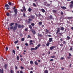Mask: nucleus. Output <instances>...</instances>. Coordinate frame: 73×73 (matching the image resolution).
Segmentation results:
<instances>
[{
	"instance_id": "72a5a7b5",
	"label": "nucleus",
	"mask_w": 73,
	"mask_h": 73,
	"mask_svg": "<svg viewBox=\"0 0 73 73\" xmlns=\"http://www.w3.org/2000/svg\"><path fill=\"white\" fill-rule=\"evenodd\" d=\"M21 41H24V38H22L21 39Z\"/></svg>"
},
{
	"instance_id": "603ef678",
	"label": "nucleus",
	"mask_w": 73,
	"mask_h": 73,
	"mask_svg": "<svg viewBox=\"0 0 73 73\" xmlns=\"http://www.w3.org/2000/svg\"><path fill=\"white\" fill-rule=\"evenodd\" d=\"M20 68L21 69H24V67H22V66H21L20 67Z\"/></svg>"
},
{
	"instance_id": "69168bd1",
	"label": "nucleus",
	"mask_w": 73,
	"mask_h": 73,
	"mask_svg": "<svg viewBox=\"0 0 73 73\" xmlns=\"http://www.w3.org/2000/svg\"><path fill=\"white\" fill-rule=\"evenodd\" d=\"M25 31H28V29H27V28H26L25 29Z\"/></svg>"
},
{
	"instance_id": "a19ab883",
	"label": "nucleus",
	"mask_w": 73,
	"mask_h": 73,
	"mask_svg": "<svg viewBox=\"0 0 73 73\" xmlns=\"http://www.w3.org/2000/svg\"><path fill=\"white\" fill-rule=\"evenodd\" d=\"M38 17H41V14L40 13L38 15Z\"/></svg>"
},
{
	"instance_id": "0e129e2a",
	"label": "nucleus",
	"mask_w": 73,
	"mask_h": 73,
	"mask_svg": "<svg viewBox=\"0 0 73 73\" xmlns=\"http://www.w3.org/2000/svg\"><path fill=\"white\" fill-rule=\"evenodd\" d=\"M64 57H61V58H60V60H64Z\"/></svg>"
},
{
	"instance_id": "dca6fc26",
	"label": "nucleus",
	"mask_w": 73,
	"mask_h": 73,
	"mask_svg": "<svg viewBox=\"0 0 73 73\" xmlns=\"http://www.w3.org/2000/svg\"><path fill=\"white\" fill-rule=\"evenodd\" d=\"M47 3H48V2H44V4H43L44 5H45L46 6H47Z\"/></svg>"
},
{
	"instance_id": "e433bc0d",
	"label": "nucleus",
	"mask_w": 73,
	"mask_h": 73,
	"mask_svg": "<svg viewBox=\"0 0 73 73\" xmlns=\"http://www.w3.org/2000/svg\"><path fill=\"white\" fill-rule=\"evenodd\" d=\"M35 48H31V50H35Z\"/></svg>"
},
{
	"instance_id": "5fc2aeb1",
	"label": "nucleus",
	"mask_w": 73,
	"mask_h": 73,
	"mask_svg": "<svg viewBox=\"0 0 73 73\" xmlns=\"http://www.w3.org/2000/svg\"><path fill=\"white\" fill-rule=\"evenodd\" d=\"M29 45H33V43L32 42H30Z\"/></svg>"
},
{
	"instance_id": "7c9ffc66",
	"label": "nucleus",
	"mask_w": 73,
	"mask_h": 73,
	"mask_svg": "<svg viewBox=\"0 0 73 73\" xmlns=\"http://www.w3.org/2000/svg\"><path fill=\"white\" fill-rule=\"evenodd\" d=\"M33 6H34V7H36V4H35V3H33Z\"/></svg>"
},
{
	"instance_id": "7ed1b4c3",
	"label": "nucleus",
	"mask_w": 73,
	"mask_h": 73,
	"mask_svg": "<svg viewBox=\"0 0 73 73\" xmlns=\"http://www.w3.org/2000/svg\"><path fill=\"white\" fill-rule=\"evenodd\" d=\"M23 9H21V11L22 12H23V11L24 12H26V8H25V6H23Z\"/></svg>"
},
{
	"instance_id": "423d86ee",
	"label": "nucleus",
	"mask_w": 73,
	"mask_h": 73,
	"mask_svg": "<svg viewBox=\"0 0 73 73\" xmlns=\"http://www.w3.org/2000/svg\"><path fill=\"white\" fill-rule=\"evenodd\" d=\"M54 48H56V47L54 46H51L50 48V50H53V49Z\"/></svg>"
},
{
	"instance_id": "774afa93",
	"label": "nucleus",
	"mask_w": 73,
	"mask_h": 73,
	"mask_svg": "<svg viewBox=\"0 0 73 73\" xmlns=\"http://www.w3.org/2000/svg\"><path fill=\"white\" fill-rule=\"evenodd\" d=\"M20 73H23V72L22 71H21L20 72Z\"/></svg>"
},
{
	"instance_id": "cd10ccee",
	"label": "nucleus",
	"mask_w": 73,
	"mask_h": 73,
	"mask_svg": "<svg viewBox=\"0 0 73 73\" xmlns=\"http://www.w3.org/2000/svg\"><path fill=\"white\" fill-rule=\"evenodd\" d=\"M13 26H11L9 27V29L11 30L13 29Z\"/></svg>"
},
{
	"instance_id": "c03bdc74",
	"label": "nucleus",
	"mask_w": 73,
	"mask_h": 73,
	"mask_svg": "<svg viewBox=\"0 0 73 73\" xmlns=\"http://www.w3.org/2000/svg\"><path fill=\"white\" fill-rule=\"evenodd\" d=\"M56 57L54 55H53L52 56H51V58H54Z\"/></svg>"
},
{
	"instance_id": "c756f323",
	"label": "nucleus",
	"mask_w": 73,
	"mask_h": 73,
	"mask_svg": "<svg viewBox=\"0 0 73 73\" xmlns=\"http://www.w3.org/2000/svg\"><path fill=\"white\" fill-rule=\"evenodd\" d=\"M60 30L61 31H64V28L62 27H61V28Z\"/></svg>"
},
{
	"instance_id": "052dcab7",
	"label": "nucleus",
	"mask_w": 73,
	"mask_h": 73,
	"mask_svg": "<svg viewBox=\"0 0 73 73\" xmlns=\"http://www.w3.org/2000/svg\"><path fill=\"white\" fill-rule=\"evenodd\" d=\"M15 69H16L17 70L18 69L17 67V66H15Z\"/></svg>"
},
{
	"instance_id": "f3484780",
	"label": "nucleus",
	"mask_w": 73,
	"mask_h": 73,
	"mask_svg": "<svg viewBox=\"0 0 73 73\" xmlns=\"http://www.w3.org/2000/svg\"><path fill=\"white\" fill-rule=\"evenodd\" d=\"M69 7H70V8H73V5L72 4H71L70 5Z\"/></svg>"
},
{
	"instance_id": "4be33fe9",
	"label": "nucleus",
	"mask_w": 73,
	"mask_h": 73,
	"mask_svg": "<svg viewBox=\"0 0 73 73\" xmlns=\"http://www.w3.org/2000/svg\"><path fill=\"white\" fill-rule=\"evenodd\" d=\"M35 64V65H38V63L36 61H35L34 62Z\"/></svg>"
},
{
	"instance_id": "de8ad7c7",
	"label": "nucleus",
	"mask_w": 73,
	"mask_h": 73,
	"mask_svg": "<svg viewBox=\"0 0 73 73\" xmlns=\"http://www.w3.org/2000/svg\"><path fill=\"white\" fill-rule=\"evenodd\" d=\"M63 46H64V45L62 44H60V46H61V47Z\"/></svg>"
},
{
	"instance_id": "a18cd8bd",
	"label": "nucleus",
	"mask_w": 73,
	"mask_h": 73,
	"mask_svg": "<svg viewBox=\"0 0 73 73\" xmlns=\"http://www.w3.org/2000/svg\"><path fill=\"white\" fill-rule=\"evenodd\" d=\"M46 32H47V33H48L49 32V30L47 29H46Z\"/></svg>"
},
{
	"instance_id": "6e6d98bb",
	"label": "nucleus",
	"mask_w": 73,
	"mask_h": 73,
	"mask_svg": "<svg viewBox=\"0 0 73 73\" xmlns=\"http://www.w3.org/2000/svg\"><path fill=\"white\" fill-rule=\"evenodd\" d=\"M58 34H59V35H60V36H61V35H62V33H58Z\"/></svg>"
},
{
	"instance_id": "393cba45",
	"label": "nucleus",
	"mask_w": 73,
	"mask_h": 73,
	"mask_svg": "<svg viewBox=\"0 0 73 73\" xmlns=\"http://www.w3.org/2000/svg\"><path fill=\"white\" fill-rule=\"evenodd\" d=\"M29 28H30V29H32V27L31 25H29Z\"/></svg>"
},
{
	"instance_id": "1a4fd4ad",
	"label": "nucleus",
	"mask_w": 73,
	"mask_h": 73,
	"mask_svg": "<svg viewBox=\"0 0 73 73\" xmlns=\"http://www.w3.org/2000/svg\"><path fill=\"white\" fill-rule=\"evenodd\" d=\"M0 73H4V69L2 68V70L0 69Z\"/></svg>"
},
{
	"instance_id": "f03ea898",
	"label": "nucleus",
	"mask_w": 73,
	"mask_h": 73,
	"mask_svg": "<svg viewBox=\"0 0 73 73\" xmlns=\"http://www.w3.org/2000/svg\"><path fill=\"white\" fill-rule=\"evenodd\" d=\"M17 25H19V24L16 23H15V26L13 28V31H16L17 29Z\"/></svg>"
},
{
	"instance_id": "f8f14e48",
	"label": "nucleus",
	"mask_w": 73,
	"mask_h": 73,
	"mask_svg": "<svg viewBox=\"0 0 73 73\" xmlns=\"http://www.w3.org/2000/svg\"><path fill=\"white\" fill-rule=\"evenodd\" d=\"M9 7V5L8 4H6L5 5V6H4V8H5V7Z\"/></svg>"
},
{
	"instance_id": "37998d69",
	"label": "nucleus",
	"mask_w": 73,
	"mask_h": 73,
	"mask_svg": "<svg viewBox=\"0 0 73 73\" xmlns=\"http://www.w3.org/2000/svg\"><path fill=\"white\" fill-rule=\"evenodd\" d=\"M13 72H14L13 71V70H10V73H13Z\"/></svg>"
},
{
	"instance_id": "13d9d810",
	"label": "nucleus",
	"mask_w": 73,
	"mask_h": 73,
	"mask_svg": "<svg viewBox=\"0 0 73 73\" xmlns=\"http://www.w3.org/2000/svg\"><path fill=\"white\" fill-rule=\"evenodd\" d=\"M64 14V13H63V12L62 11H61V15H63Z\"/></svg>"
},
{
	"instance_id": "49530a36",
	"label": "nucleus",
	"mask_w": 73,
	"mask_h": 73,
	"mask_svg": "<svg viewBox=\"0 0 73 73\" xmlns=\"http://www.w3.org/2000/svg\"><path fill=\"white\" fill-rule=\"evenodd\" d=\"M63 44H66V42L65 41H63Z\"/></svg>"
},
{
	"instance_id": "864d4df0",
	"label": "nucleus",
	"mask_w": 73,
	"mask_h": 73,
	"mask_svg": "<svg viewBox=\"0 0 73 73\" xmlns=\"http://www.w3.org/2000/svg\"><path fill=\"white\" fill-rule=\"evenodd\" d=\"M73 50V48L72 47H70V50Z\"/></svg>"
},
{
	"instance_id": "bb28decb",
	"label": "nucleus",
	"mask_w": 73,
	"mask_h": 73,
	"mask_svg": "<svg viewBox=\"0 0 73 73\" xmlns=\"http://www.w3.org/2000/svg\"><path fill=\"white\" fill-rule=\"evenodd\" d=\"M52 12L53 13H56L57 12V11L56 10H53Z\"/></svg>"
},
{
	"instance_id": "a211bd4d",
	"label": "nucleus",
	"mask_w": 73,
	"mask_h": 73,
	"mask_svg": "<svg viewBox=\"0 0 73 73\" xmlns=\"http://www.w3.org/2000/svg\"><path fill=\"white\" fill-rule=\"evenodd\" d=\"M15 24V23H11L10 25V26H13V25H14Z\"/></svg>"
},
{
	"instance_id": "58836bf2",
	"label": "nucleus",
	"mask_w": 73,
	"mask_h": 73,
	"mask_svg": "<svg viewBox=\"0 0 73 73\" xmlns=\"http://www.w3.org/2000/svg\"><path fill=\"white\" fill-rule=\"evenodd\" d=\"M17 60H19V56H17Z\"/></svg>"
},
{
	"instance_id": "bf43d9fd",
	"label": "nucleus",
	"mask_w": 73,
	"mask_h": 73,
	"mask_svg": "<svg viewBox=\"0 0 73 73\" xmlns=\"http://www.w3.org/2000/svg\"><path fill=\"white\" fill-rule=\"evenodd\" d=\"M25 45H26V46H28V44L27 43H26L25 44Z\"/></svg>"
},
{
	"instance_id": "6e6552de",
	"label": "nucleus",
	"mask_w": 73,
	"mask_h": 73,
	"mask_svg": "<svg viewBox=\"0 0 73 73\" xmlns=\"http://www.w3.org/2000/svg\"><path fill=\"white\" fill-rule=\"evenodd\" d=\"M31 31L33 35H35L36 34V31L32 29Z\"/></svg>"
},
{
	"instance_id": "412c9836",
	"label": "nucleus",
	"mask_w": 73,
	"mask_h": 73,
	"mask_svg": "<svg viewBox=\"0 0 73 73\" xmlns=\"http://www.w3.org/2000/svg\"><path fill=\"white\" fill-rule=\"evenodd\" d=\"M41 10H42V12H43V13H44V12H45V10H44V9H41Z\"/></svg>"
},
{
	"instance_id": "4c0bfd02",
	"label": "nucleus",
	"mask_w": 73,
	"mask_h": 73,
	"mask_svg": "<svg viewBox=\"0 0 73 73\" xmlns=\"http://www.w3.org/2000/svg\"><path fill=\"white\" fill-rule=\"evenodd\" d=\"M67 38L68 40H70V37L69 36H67Z\"/></svg>"
},
{
	"instance_id": "0eeeda50",
	"label": "nucleus",
	"mask_w": 73,
	"mask_h": 73,
	"mask_svg": "<svg viewBox=\"0 0 73 73\" xmlns=\"http://www.w3.org/2000/svg\"><path fill=\"white\" fill-rule=\"evenodd\" d=\"M50 5H52V3H50V4L48 2L47 3V7H50Z\"/></svg>"
},
{
	"instance_id": "ddd939ff",
	"label": "nucleus",
	"mask_w": 73,
	"mask_h": 73,
	"mask_svg": "<svg viewBox=\"0 0 73 73\" xmlns=\"http://www.w3.org/2000/svg\"><path fill=\"white\" fill-rule=\"evenodd\" d=\"M7 65L6 64H5L4 66V67L5 69H7Z\"/></svg>"
},
{
	"instance_id": "8fccbe9b",
	"label": "nucleus",
	"mask_w": 73,
	"mask_h": 73,
	"mask_svg": "<svg viewBox=\"0 0 73 73\" xmlns=\"http://www.w3.org/2000/svg\"><path fill=\"white\" fill-rule=\"evenodd\" d=\"M27 38H31V36L30 35H28V36H27Z\"/></svg>"
},
{
	"instance_id": "2eb2a0df",
	"label": "nucleus",
	"mask_w": 73,
	"mask_h": 73,
	"mask_svg": "<svg viewBox=\"0 0 73 73\" xmlns=\"http://www.w3.org/2000/svg\"><path fill=\"white\" fill-rule=\"evenodd\" d=\"M61 8H62V9H63L65 10L66 9V7H61Z\"/></svg>"
},
{
	"instance_id": "9b49d317",
	"label": "nucleus",
	"mask_w": 73,
	"mask_h": 73,
	"mask_svg": "<svg viewBox=\"0 0 73 73\" xmlns=\"http://www.w3.org/2000/svg\"><path fill=\"white\" fill-rule=\"evenodd\" d=\"M53 39L52 38H49V42H52L53 41V40H52Z\"/></svg>"
},
{
	"instance_id": "5701e85b",
	"label": "nucleus",
	"mask_w": 73,
	"mask_h": 73,
	"mask_svg": "<svg viewBox=\"0 0 73 73\" xmlns=\"http://www.w3.org/2000/svg\"><path fill=\"white\" fill-rule=\"evenodd\" d=\"M38 24L39 25H42V22L40 21L39 22Z\"/></svg>"
},
{
	"instance_id": "e2e57ef3",
	"label": "nucleus",
	"mask_w": 73,
	"mask_h": 73,
	"mask_svg": "<svg viewBox=\"0 0 73 73\" xmlns=\"http://www.w3.org/2000/svg\"><path fill=\"white\" fill-rule=\"evenodd\" d=\"M69 56H72V55L70 53H69Z\"/></svg>"
},
{
	"instance_id": "4d7b16f0",
	"label": "nucleus",
	"mask_w": 73,
	"mask_h": 73,
	"mask_svg": "<svg viewBox=\"0 0 73 73\" xmlns=\"http://www.w3.org/2000/svg\"><path fill=\"white\" fill-rule=\"evenodd\" d=\"M6 51H7V50H8V48L7 47H6Z\"/></svg>"
},
{
	"instance_id": "c9c22d12",
	"label": "nucleus",
	"mask_w": 73,
	"mask_h": 73,
	"mask_svg": "<svg viewBox=\"0 0 73 73\" xmlns=\"http://www.w3.org/2000/svg\"><path fill=\"white\" fill-rule=\"evenodd\" d=\"M19 35L21 37H22L23 36V35L22 33H21V34H19Z\"/></svg>"
},
{
	"instance_id": "680f3d73",
	"label": "nucleus",
	"mask_w": 73,
	"mask_h": 73,
	"mask_svg": "<svg viewBox=\"0 0 73 73\" xmlns=\"http://www.w3.org/2000/svg\"><path fill=\"white\" fill-rule=\"evenodd\" d=\"M70 4H72L73 5V1H71L70 2Z\"/></svg>"
},
{
	"instance_id": "20e7f679",
	"label": "nucleus",
	"mask_w": 73,
	"mask_h": 73,
	"mask_svg": "<svg viewBox=\"0 0 73 73\" xmlns=\"http://www.w3.org/2000/svg\"><path fill=\"white\" fill-rule=\"evenodd\" d=\"M24 25L20 24L18 25L17 27L18 28H24Z\"/></svg>"
},
{
	"instance_id": "aec40b11",
	"label": "nucleus",
	"mask_w": 73,
	"mask_h": 73,
	"mask_svg": "<svg viewBox=\"0 0 73 73\" xmlns=\"http://www.w3.org/2000/svg\"><path fill=\"white\" fill-rule=\"evenodd\" d=\"M49 18L50 19H53V16L52 15H50L49 16Z\"/></svg>"
},
{
	"instance_id": "c85d7f7f",
	"label": "nucleus",
	"mask_w": 73,
	"mask_h": 73,
	"mask_svg": "<svg viewBox=\"0 0 73 73\" xmlns=\"http://www.w3.org/2000/svg\"><path fill=\"white\" fill-rule=\"evenodd\" d=\"M44 73H48V70H44Z\"/></svg>"
},
{
	"instance_id": "338daca9",
	"label": "nucleus",
	"mask_w": 73,
	"mask_h": 73,
	"mask_svg": "<svg viewBox=\"0 0 73 73\" xmlns=\"http://www.w3.org/2000/svg\"><path fill=\"white\" fill-rule=\"evenodd\" d=\"M23 16L24 17H25V13H23Z\"/></svg>"
},
{
	"instance_id": "9d476101",
	"label": "nucleus",
	"mask_w": 73,
	"mask_h": 73,
	"mask_svg": "<svg viewBox=\"0 0 73 73\" xmlns=\"http://www.w3.org/2000/svg\"><path fill=\"white\" fill-rule=\"evenodd\" d=\"M32 9L31 8V7H29L28 9V11L29 12H31Z\"/></svg>"
},
{
	"instance_id": "09e8293b",
	"label": "nucleus",
	"mask_w": 73,
	"mask_h": 73,
	"mask_svg": "<svg viewBox=\"0 0 73 73\" xmlns=\"http://www.w3.org/2000/svg\"><path fill=\"white\" fill-rule=\"evenodd\" d=\"M5 9H7V11H8V9H9V7H6Z\"/></svg>"
},
{
	"instance_id": "a878e982",
	"label": "nucleus",
	"mask_w": 73,
	"mask_h": 73,
	"mask_svg": "<svg viewBox=\"0 0 73 73\" xmlns=\"http://www.w3.org/2000/svg\"><path fill=\"white\" fill-rule=\"evenodd\" d=\"M28 21L31 22V21H32V19L31 18H29L28 19Z\"/></svg>"
},
{
	"instance_id": "2f4dec72",
	"label": "nucleus",
	"mask_w": 73,
	"mask_h": 73,
	"mask_svg": "<svg viewBox=\"0 0 73 73\" xmlns=\"http://www.w3.org/2000/svg\"><path fill=\"white\" fill-rule=\"evenodd\" d=\"M30 64H33V61H30Z\"/></svg>"
},
{
	"instance_id": "3c124183",
	"label": "nucleus",
	"mask_w": 73,
	"mask_h": 73,
	"mask_svg": "<svg viewBox=\"0 0 73 73\" xmlns=\"http://www.w3.org/2000/svg\"><path fill=\"white\" fill-rule=\"evenodd\" d=\"M35 50H37V49L38 48V47L36 46L35 47Z\"/></svg>"
},
{
	"instance_id": "473e14b6",
	"label": "nucleus",
	"mask_w": 73,
	"mask_h": 73,
	"mask_svg": "<svg viewBox=\"0 0 73 73\" xmlns=\"http://www.w3.org/2000/svg\"><path fill=\"white\" fill-rule=\"evenodd\" d=\"M6 15L7 16H9V13H6Z\"/></svg>"
},
{
	"instance_id": "f704fd0d",
	"label": "nucleus",
	"mask_w": 73,
	"mask_h": 73,
	"mask_svg": "<svg viewBox=\"0 0 73 73\" xmlns=\"http://www.w3.org/2000/svg\"><path fill=\"white\" fill-rule=\"evenodd\" d=\"M31 25H32V26L33 27V26H35V23H32L31 24Z\"/></svg>"
},
{
	"instance_id": "ea45409f",
	"label": "nucleus",
	"mask_w": 73,
	"mask_h": 73,
	"mask_svg": "<svg viewBox=\"0 0 73 73\" xmlns=\"http://www.w3.org/2000/svg\"><path fill=\"white\" fill-rule=\"evenodd\" d=\"M19 42V41L18 40H17L14 43L15 44H17V42Z\"/></svg>"
},
{
	"instance_id": "4468645a",
	"label": "nucleus",
	"mask_w": 73,
	"mask_h": 73,
	"mask_svg": "<svg viewBox=\"0 0 73 73\" xmlns=\"http://www.w3.org/2000/svg\"><path fill=\"white\" fill-rule=\"evenodd\" d=\"M31 17L32 19H35V16L33 15H31Z\"/></svg>"
},
{
	"instance_id": "b1692460",
	"label": "nucleus",
	"mask_w": 73,
	"mask_h": 73,
	"mask_svg": "<svg viewBox=\"0 0 73 73\" xmlns=\"http://www.w3.org/2000/svg\"><path fill=\"white\" fill-rule=\"evenodd\" d=\"M50 44V43L49 42H48L47 43L46 45L47 46H48Z\"/></svg>"
},
{
	"instance_id": "39448f33",
	"label": "nucleus",
	"mask_w": 73,
	"mask_h": 73,
	"mask_svg": "<svg viewBox=\"0 0 73 73\" xmlns=\"http://www.w3.org/2000/svg\"><path fill=\"white\" fill-rule=\"evenodd\" d=\"M8 4L10 5V6H13V5H14V3L11 2H7Z\"/></svg>"
},
{
	"instance_id": "f257e3e1",
	"label": "nucleus",
	"mask_w": 73,
	"mask_h": 73,
	"mask_svg": "<svg viewBox=\"0 0 73 73\" xmlns=\"http://www.w3.org/2000/svg\"><path fill=\"white\" fill-rule=\"evenodd\" d=\"M16 7L14 6V7L13 8V9L14 10V12H15L14 15H17V9H16Z\"/></svg>"
},
{
	"instance_id": "6ab92c4d",
	"label": "nucleus",
	"mask_w": 73,
	"mask_h": 73,
	"mask_svg": "<svg viewBox=\"0 0 73 73\" xmlns=\"http://www.w3.org/2000/svg\"><path fill=\"white\" fill-rule=\"evenodd\" d=\"M60 28H58L57 30H56V32H60Z\"/></svg>"
},
{
	"instance_id": "79ce46f5",
	"label": "nucleus",
	"mask_w": 73,
	"mask_h": 73,
	"mask_svg": "<svg viewBox=\"0 0 73 73\" xmlns=\"http://www.w3.org/2000/svg\"><path fill=\"white\" fill-rule=\"evenodd\" d=\"M13 52L14 53V54L15 55V51L14 50H13Z\"/></svg>"
}]
</instances>
